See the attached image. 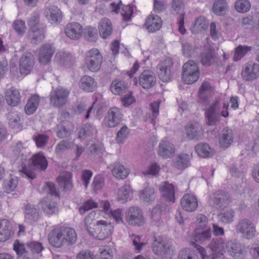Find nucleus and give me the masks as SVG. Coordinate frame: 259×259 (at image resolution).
I'll list each match as a JSON object with an SVG mask.
<instances>
[{
	"label": "nucleus",
	"mask_w": 259,
	"mask_h": 259,
	"mask_svg": "<svg viewBox=\"0 0 259 259\" xmlns=\"http://www.w3.org/2000/svg\"><path fill=\"white\" fill-rule=\"evenodd\" d=\"M49 243L55 247L71 245L77 240L75 231L69 227H62L52 230L49 234Z\"/></svg>",
	"instance_id": "f257e3e1"
},
{
	"label": "nucleus",
	"mask_w": 259,
	"mask_h": 259,
	"mask_svg": "<svg viewBox=\"0 0 259 259\" xmlns=\"http://www.w3.org/2000/svg\"><path fill=\"white\" fill-rule=\"evenodd\" d=\"M220 99L219 98L215 99L205 112L207 124L209 125L215 124L219 120L220 114L224 117H227L229 115L228 111V104L224 103L223 106V110L220 112Z\"/></svg>",
	"instance_id": "f03ea898"
},
{
	"label": "nucleus",
	"mask_w": 259,
	"mask_h": 259,
	"mask_svg": "<svg viewBox=\"0 0 259 259\" xmlns=\"http://www.w3.org/2000/svg\"><path fill=\"white\" fill-rule=\"evenodd\" d=\"M89 222V218L85 219V224L87 230L91 236H92L98 240H104L111 234L113 230V226L110 223L104 220L98 221L95 225L94 231H92L91 227L87 225Z\"/></svg>",
	"instance_id": "7ed1b4c3"
},
{
	"label": "nucleus",
	"mask_w": 259,
	"mask_h": 259,
	"mask_svg": "<svg viewBox=\"0 0 259 259\" xmlns=\"http://www.w3.org/2000/svg\"><path fill=\"white\" fill-rule=\"evenodd\" d=\"M199 76V69L194 61L190 60L183 65L182 79L185 83L192 84L198 80Z\"/></svg>",
	"instance_id": "20e7f679"
},
{
	"label": "nucleus",
	"mask_w": 259,
	"mask_h": 259,
	"mask_svg": "<svg viewBox=\"0 0 259 259\" xmlns=\"http://www.w3.org/2000/svg\"><path fill=\"white\" fill-rule=\"evenodd\" d=\"M235 229L243 238L248 240L252 239L256 233L255 225L251 220L247 219L240 220L235 226Z\"/></svg>",
	"instance_id": "39448f33"
},
{
	"label": "nucleus",
	"mask_w": 259,
	"mask_h": 259,
	"mask_svg": "<svg viewBox=\"0 0 259 259\" xmlns=\"http://www.w3.org/2000/svg\"><path fill=\"white\" fill-rule=\"evenodd\" d=\"M102 56L99 50L93 49L86 53L85 62L88 68L92 72H97L100 68Z\"/></svg>",
	"instance_id": "423d86ee"
},
{
	"label": "nucleus",
	"mask_w": 259,
	"mask_h": 259,
	"mask_svg": "<svg viewBox=\"0 0 259 259\" xmlns=\"http://www.w3.org/2000/svg\"><path fill=\"white\" fill-rule=\"evenodd\" d=\"M69 93V91L63 88L52 91L50 95L51 104L54 107H62L67 102Z\"/></svg>",
	"instance_id": "0eeeda50"
},
{
	"label": "nucleus",
	"mask_w": 259,
	"mask_h": 259,
	"mask_svg": "<svg viewBox=\"0 0 259 259\" xmlns=\"http://www.w3.org/2000/svg\"><path fill=\"white\" fill-rule=\"evenodd\" d=\"M152 244L153 252L158 255L170 254V242L161 236L154 237Z\"/></svg>",
	"instance_id": "6e6552de"
},
{
	"label": "nucleus",
	"mask_w": 259,
	"mask_h": 259,
	"mask_svg": "<svg viewBox=\"0 0 259 259\" xmlns=\"http://www.w3.org/2000/svg\"><path fill=\"white\" fill-rule=\"evenodd\" d=\"M125 220L128 224L134 226H141L144 220L141 210L138 207H130L125 213Z\"/></svg>",
	"instance_id": "1a4fd4ad"
},
{
	"label": "nucleus",
	"mask_w": 259,
	"mask_h": 259,
	"mask_svg": "<svg viewBox=\"0 0 259 259\" xmlns=\"http://www.w3.org/2000/svg\"><path fill=\"white\" fill-rule=\"evenodd\" d=\"M134 81L135 84L139 82L143 89H149L154 86L156 83V77L152 71L145 70L140 75L138 80L135 78Z\"/></svg>",
	"instance_id": "9d476101"
},
{
	"label": "nucleus",
	"mask_w": 259,
	"mask_h": 259,
	"mask_svg": "<svg viewBox=\"0 0 259 259\" xmlns=\"http://www.w3.org/2000/svg\"><path fill=\"white\" fill-rule=\"evenodd\" d=\"M241 76L246 81H252L259 76V65L249 62L243 66Z\"/></svg>",
	"instance_id": "9b49d317"
},
{
	"label": "nucleus",
	"mask_w": 259,
	"mask_h": 259,
	"mask_svg": "<svg viewBox=\"0 0 259 259\" xmlns=\"http://www.w3.org/2000/svg\"><path fill=\"white\" fill-rule=\"evenodd\" d=\"M122 118L121 110L117 107H112L108 110L105 118V124L109 127H115L121 122Z\"/></svg>",
	"instance_id": "f8f14e48"
},
{
	"label": "nucleus",
	"mask_w": 259,
	"mask_h": 259,
	"mask_svg": "<svg viewBox=\"0 0 259 259\" xmlns=\"http://www.w3.org/2000/svg\"><path fill=\"white\" fill-rule=\"evenodd\" d=\"M227 242L223 238L212 239L208 244V247L212 251L211 258L214 259L223 255L225 251V247L227 248Z\"/></svg>",
	"instance_id": "ddd939ff"
},
{
	"label": "nucleus",
	"mask_w": 259,
	"mask_h": 259,
	"mask_svg": "<svg viewBox=\"0 0 259 259\" xmlns=\"http://www.w3.org/2000/svg\"><path fill=\"white\" fill-rule=\"evenodd\" d=\"M228 202V195L222 191H219L211 194L208 201L209 205L217 209L224 207Z\"/></svg>",
	"instance_id": "4468645a"
},
{
	"label": "nucleus",
	"mask_w": 259,
	"mask_h": 259,
	"mask_svg": "<svg viewBox=\"0 0 259 259\" xmlns=\"http://www.w3.org/2000/svg\"><path fill=\"white\" fill-rule=\"evenodd\" d=\"M34 65L33 55L26 53L21 56L19 60V71L22 75H26L30 73Z\"/></svg>",
	"instance_id": "2eb2a0df"
},
{
	"label": "nucleus",
	"mask_w": 259,
	"mask_h": 259,
	"mask_svg": "<svg viewBox=\"0 0 259 259\" xmlns=\"http://www.w3.org/2000/svg\"><path fill=\"white\" fill-rule=\"evenodd\" d=\"M173 62L170 59H166L158 64V74L159 77L163 81H168L171 77V69Z\"/></svg>",
	"instance_id": "dca6fc26"
},
{
	"label": "nucleus",
	"mask_w": 259,
	"mask_h": 259,
	"mask_svg": "<svg viewBox=\"0 0 259 259\" xmlns=\"http://www.w3.org/2000/svg\"><path fill=\"white\" fill-rule=\"evenodd\" d=\"M55 52L54 48L49 44H45L40 48L38 53V61L43 65L49 64Z\"/></svg>",
	"instance_id": "f3484780"
},
{
	"label": "nucleus",
	"mask_w": 259,
	"mask_h": 259,
	"mask_svg": "<svg viewBox=\"0 0 259 259\" xmlns=\"http://www.w3.org/2000/svg\"><path fill=\"white\" fill-rule=\"evenodd\" d=\"M234 140V134L231 129L226 127L220 132L218 141L220 147L227 149L230 146Z\"/></svg>",
	"instance_id": "a211bd4d"
},
{
	"label": "nucleus",
	"mask_w": 259,
	"mask_h": 259,
	"mask_svg": "<svg viewBox=\"0 0 259 259\" xmlns=\"http://www.w3.org/2000/svg\"><path fill=\"white\" fill-rule=\"evenodd\" d=\"M45 16L51 23H60L62 19L61 11L57 6L54 5L46 6Z\"/></svg>",
	"instance_id": "6ab92c4d"
},
{
	"label": "nucleus",
	"mask_w": 259,
	"mask_h": 259,
	"mask_svg": "<svg viewBox=\"0 0 259 259\" xmlns=\"http://www.w3.org/2000/svg\"><path fill=\"white\" fill-rule=\"evenodd\" d=\"M181 205L185 210L193 211L198 207L197 199L195 195L187 193L181 198Z\"/></svg>",
	"instance_id": "aec40b11"
},
{
	"label": "nucleus",
	"mask_w": 259,
	"mask_h": 259,
	"mask_svg": "<svg viewBox=\"0 0 259 259\" xmlns=\"http://www.w3.org/2000/svg\"><path fill=\"white\" fill-rule=\"evenodd\" d=\"M64 32L69 38L76 40L81 36L82 32V26L78 23H70L66 26Z\"/></svg>",
	"instance_id": "412c9836"
},
{
	"label": "nucleus",
	"mask_w": 259,
	"mask_h": 259,
	"mask_svg": "<svg viewBox=\"0 0 259 259\" xmlns=\"http://www.w3.org/2000/svg\"><path fill=\"white\" fill-rule=\"evenodd\" d=\"M227 248L234 259H244L245 256L240 244L233 241H227Z\"/></svg>",
	"instance_id": "4be33fe9"
},
{
	"label": "nucleus",
	"mask_w": 259,
	"mask_h": 259,
	"mask_svg": "<svg viewBox=\"0 0 259 259\" xmlns=\"http://www.w3.org/2000/svg\"><path fill=\"white\" fill-rule=\"evenodd\" d=\"M185 131L187 137L190 140H198L203 134L202 127L198 123H189Z\"/></svg>",
	"instance_id": "5701e85b"
},
{
	"label": "nucleus",
	"mask_w": 259,
	"mask_h": 259,
	"mask_svg": "<svg viewBox=\"0 0 259 259\" xmlns=\"http://www.w3.org/2000/svg\"><path fill=\"white\" fill-rule=\"evenodd\" d=\"M213 92V89L210 83L207 81H204L199 89V97L200 102L204 105H207L209 102V97Z\"/></svg>",
	"instance_id": "b1692460"
},
{
	"label": "nucleus",
	"mask_w": 259,
	"mask_h": 259,
	"mask_svg": "<svg viewBox=\"0 0 259 259\" xmlns=\"http://www.w3.org/2000/svg\"><path fill=\"white\" fill-rule=\"evenodd\" d=\"M195 229L193 236V239L195 242L203 244L209 240L211 237V230L210 228L205 230Z\"/></svg>",
	"instance_id": "393cba45"
},
{
	"label": "nucleus",
	"mask_w": 259,
	"mask_h": 259,
	"mask_svg": "<svg viewBox=\"0 0 259 259\" xmlns=\"http://www.w3.org/2000/svg\"><path fill=\"white\" fill-rule=\"evenodd\" d=\"M175 152L173 144L168 141H162L158 146V153L159 156L167 158L170 157Z\"/></svg>",
	"instance_id": "a878e982"
},
{
	"label": "nucleus",
	"mask_w": 259,
	"mask_h": 259,
	"mask_svg": "<svg viewBox=\"0 0 259 259\" xmlns=\"http://www.w3.org/2000/svg\"><path fill=\"white\" fill-rule=\"evenodd\" d=\"M12 234L10 222L6 219L0 220V242L6 241L10 238Z\"/></svg>",
	"instance_id": "bb28decb"
},
{
	"label": "nucleus",
	"mask_w": 259,
	"mask_h": 259,
	"mask_svg": "<svg viewBox=\"0 0 259 259\" xmlns=\"http://www.w3.org/2000/svg\"><path fill=\"white\" fill-rule=\"evenodd\" d=\"M25 219L29 223L35 222L38 218L39 209L34 204H27L25 207Z\"/></svg>",
	"instance_id": "cd10ccee"
},
{
	"label": "nucleus",
	"mask_w": 259,
	"mask_h": 259,
	"mask_svg": "<svg viewBox=\"0 0 259 259\" xmlns=\"http://www.w3.org/2000/svg\"><path fill=\"white\" fill-rule=\"evenodd\" d=\"M5 97L8 104L12 106H16L20 100L19 91L14 88L8 89L5 92Z\"/></svg>",
	"instance_id": "c85d7f7f"
},
{
	"label": "nucleus",
	"mask_w": 259,
	"mask_h": 259,
	"mask_svg": "<svg viewBox=\"0 0 259 259\" xmlns=\"http://www.w3.org/2000/svg\"><path fill=\"white\" fill-rule=\"evenodd\" d=\"M216 57L214 51L211 49H208L201 53L200 60L203 65L209 66L215 62Z\"/></svg>",
	"instance_id": "c756f323"
},
{
	"label": "nucleus",
	"mask_w": 259,
	"mask_h": 259,
	"mask_svg": "<svg viewBox=\"0 0 259 259\" xmlns=\"http://www.w3.org/2000/svg\"><path fill=\"white\" fill-rule=\"evenodd\" d=\"M112 30V25L111 21L107 18L103 19L101 21L99 26L100 36L106 39L111 35Z\"/></svg>",
	"instance_id": "7c9ffc66"
},
{
	"label": "nucleus",
	"mask_w": 259,
	"mask_h": 259,
	"mask_svg": "<svg viewBox=\"0 0 259 259\" xmlns=\"http://www.w3.org/2000/svg\"><path fill=\"white\" fill-rule=\"evenodd\" d=\"M161 19L158 15H150L145 23L147 29L151 32L159 30L161 28Z\"/></svg>",
	"instance_id": "2f4dec72"
},
{
	"label": "nucleus",
	"mask_w": 259,
	"mask_h": 259,
	"mask_svg": "<svg viewBox=\"0 0 259 259\" xmlns=\"http://www.w3.org/2000/svg\"><path fill=\"white\" fill-rule=\"evenodd\" d=\"M29 36L33 43L40 42L45 37V27H39L30 29L29 30Z\"/></svg>",
	"instance_id": "473e14b6"
},
{
	"label": "nucleus",
	"mask_w": 259,
	"mask_h": 259,
	"mask_svg": "<svg viewBox=\"0 0 259 259\" xmlns=\"http://www.w3.org/2000/svg\"><path fill=\"white\" fill-rule=\"evenodd\" d=\"M159 190L163 197L170 201H174L175 190L174 187L171 184L166 182H163L159 187Z\"/></svg>",
	"instance_id": "72a5a7b5"
},
{
	"label": "nucleus",
	"mask_w": 259,
	"mask_h": 259,
	"mask_svg": "<svg viewBox=\"0 0 259 259\" xmlns=\"http://www.w3.org/2000/svg\"><path fill=\"white\" fill-rule=\"evenodd\" d=\"M33 166L37 169L45 170L48 166V161L42 152L34 154L31 158Z\"/></svg>",
	"instance_id": "f704fd0d"
},
{
	"label": "nucleus",
	"mask_w": 259,
	"mask_h": 259,
	"mask_svg": "<svg viewBox=\"0 0 259 259\" xmlns=\"http://www.w3.org/2000/svg\"><path fill=\"white\" fill-rule=\"evenodd\" d=\"M79 87L86 92H91L95 89L96 83L93 77L84 75L80 80Z\"/></svg>",
	"instance_id": "c9c22d12"
},
{
	"label": "nucleus",
	"mask_w": 259,
	"mask_h": 259,
	"mask_svg": "<svg viewBox=\"0 0 259 259\" xmlns=\"http://www.w3.org/2000/svg\"><path fill=\"white\" fill-rule=\"evenodd\" d=\"M195 150L200 157L203 158L210 157L213 154V150L209 144L205 143H200L196 145Z\"/></svg>",
	"instance_id": "e433bc0d"
},
{
	"label": "nucleus",
	"mask_w": 259,
	"mask_h": 259,
	"mask_svg": "<svg viewBox=\"0 0 259 259\" xmlns=\"http://www.w3.org/2000/svg\"><path fill=\"white\" fill-rule=\"evenodd\" d=\"M40 204L42 210L48 214H53L58 211L56 203L48 197L43 199Z\"/></svg>",
	"instance_id": "4c0bfd02"
},
{
	"label": "nucleus",
	"mask_w": 259,
	"mask_h": 259,
	"mask_svg": "<svg viewBox=\"0 0 259 259\" xmlns=\"http://www.w3.org/2000/svg\"><path fill=\"white\" fill-rule=\"evenodd\" d=\"M13 249L18 256H22L23 259H29L31 257V254L25 247V244L18 240H16L13 243Z\"/></svg>",
	"instance_id": "58836bf2"
},
{
	"label": "nucleus",
	"mask_w": 259,
	"mask_h": 259,
	"mask_svg": "<svg viewBox=\"0 0 259 259\" xmlns=\"http://www.w3.org/2000/svg\"><path fill=\"white\" fill-rule=\"evenodd\" d=\"M110 90L113 94L120 95L126 93L127 84L123 81L115 80L112 81Z\"/></svg>",
	"instance_id": "ea45409f"
},
{
	"label": "nucleus",
	"mask_w": 259,
	"mask_h": 259,
	"mask_svg": "<svg viewBox=\"0 0 259 259\" xmlns=\"http://www.w3.org/2000/svg\"><path fill=\"white\" fill-rule=\"evenodd\" d=\"M40 98L38 95H32L25 106L26 114L30 115L37 109L39 103Z\"/></svg>",
	"instance_id": "a19ab883"
},
{
	"label": "nucleus",
	"mask_w": 259,
	"mask_h": 259,
	"mask_svg": "<svg viewBox=\"0 0 259 259\" xmlns=\"http://www.w3.org/2000/svg\"><path fill=\"white\" fill-rule=\"evenodd\" d=\"M97 130L93 125L90 123H87L79 129L78 132V138L85 139L89 137L96 135Z\"/></svg>",
	"instance_id": "79ce46f5"
},
{
	"label": "nucleus",
	"mask_w": 259,
	"mask_h": 259,
	"mask_svg": "<svg viewBox=\"0 0 259 259\" xmlns=\"http://www.w3.org/2000/svg\"><path fill=\"white\" fill-rule=\"evenodd\" d=\"M9 125L11 128L20 131L21 129V116L14 112L8 114Z\"/></svg>",
	"instance_id": "37998d69"
},
{
	"label": "nucleus",
	"mask_w": 259,
	"mask_h": 259,
	"mask_svg": "<svg viewBox=\"0 0 259 259\" xmlns=\"http://www.w3.org/2000/svg\"><path fill=\"white\" fill-rule=\"evenodd\" d=\"M132 196V191L130 186L128 185H125L121 187L117 192V200L122 202H125L128 199H131Z\"/></svg>",
	"instance_id": "c03bdc74"
},
{
	"label": "nucleus",
	"mask_w": 259,
	"mask_h": 259,
	"mask_svg": "<svg viewBox=\"0 0 259 259\" xmlns=\"http://www.w3.org/2000/svg\"><path fill=\"white\" fill-rule=\"evenodd\" d=\"M190 156L187 154H180L175 158V165L179 169H184L190 165Z\"/></svg>",
	"instance_id": "a18cd8bd"
},
{
	"label": "nucleus",
	"mask_w": 259,
	"mask_h": 259,
	"mask_svg": "<svg viewBox=\"0 0 259 259\" xmlns=\"http://www.w3.org/2000/svg\"><path fill=\"white\" fill-rule=\"evenodd\" d=\"M208 21L203 16H200L196 19L191 30L193 33H198L208 27Z\"/></svg>",
	"instance_id": "49530a36"
},
{
	"label": "nucleus",
	"mask_w": 259,
	"mask_h": 259,
	"mask_svg": "<svg viewBox=\"0 0 259 259\" xmlns=\"http://www.w3.org/2000/svg\"><path fill=\"white\" fill-rule=\"evenodd\" d=\"M140 197L143 201L150 202L155 198V190L151 186H147L140 193Z\"/></svg>",
	"instance_id": "de8ad7c7"
},
{
	"label": "nucleus",
	"mask_w": 259,
	"mask_h": 259,
	"mask_svg": "<svg viewBox=\"0 0 259 259\" xmlns=\"http://www.w3.org/2000/svg\"><path fill=\"white\" fill-rule=\"evenodd\" d=\"M56 61L60 65L69 66L71 64L72 56L70 53L65 52H57L55 55Z\"/></svg>",
	"instance_id": "09e8293b"
},
{
	"label": "nucleus",
	"mask_w": 259,
	"mask_h": 259,
	"mask_svg": "<svg viewBox=\"0 0 259 259\" xmlns=\"http://www.w3.org/2000/svg\"><path fill=\"white\" fill-rule=\"evenodd\" d=\"M227 9L228 4L226 0H217L212 6V11L218 16L223 15Z\"/></svg>",
	"instance_id": "8fccbe9b"
},
{
	"label": "nucleus",
	"mask_w": 259,
	"mask_h": 259,
	"mask_svg": "<svg viewBox=\"0 0 259 259\" xmlns=\"http://www.w3.org/2000/svg\"><path fill=\"white\" fill-rule=\"evenodd\" d=\"M71 179V174L69 172H66L59 176L57 180L61 187H63L65 190H69L72 186Z\"/></svg>",
	"instance_id": "3c124183"
},
{
	"label": "nucleus",
	"mask_w": 259,
	"mask_h": 259,
	"mask_svg": "<svg viewBox=\"0 0 259 259\" xmlns=\"http://www.w3.org/2000/svg\"><path fill=\"white\" fill-rule=\"evenodd\" d=\"M112 175L116 178L123 179L128 174V170L119 163H115L112 170Z\"/></svg>",
	"instance_id": "603ef678"
},
{
	"label": "nucleus",
	"mask_w": 259,
	"mask_h": 259,
	"mask_svg": "<svg viewBox=\"0 0 259 259\" xmlns=\"http://www.w3.org/2000/svg\"><path fill=\"white\" fill-rule=\"evenodd\" d=\"M251 49V47L239 45L235 48L233 60L234 61L240 60L247 52L250 51Z\"/></svg>",
	"instance_id": "864d4df0"
},
{
	"label": "nucleus",
	"mask_w": 259,
	"mask_h": 259,
	"mask_svg": "<svg viewBox=\"0 0 259 259\" xmlns=\"http://www.w3.org/2000/svg\"><path fill=\"white\" fill-rule=\"evenodd\" d=\"M220 221L224 223L228 224L233 221L235 211L232 209H226L219 215Z\"/></svg>",
	"instance_id": "5fc2aeb1"
},
{
	"label": "nucleus",
	"mask_w": 259,
	"mask_h": 259,
	"mask_svg": "<svg viewBox=\"0 0 259 259\" xmlns=\"http://www.w3.org/2000/svg\"><path fill=\"white\" fill-rule=\"evenodd\" d=\"M18 181L16 178H10V179L5 180L3 184V188L5 192L10 193L16 188Z\"/></svg>",
	"instance_id": "6e6d98bb"
},
{
	"label": "nucleus",
	"mask_w": 259,
	"mask_h": 259,
	"mask_svg": "<svg viewBox=\"0 0 259 259\" xmlns=\"http://www.w3.org/2000/svg\"><path fill=\"white\" fill-rule=\"evenodd\" d=\"M74 143L73 141L69 140H62L59 142L56 146L55 152L60 153L66 150L72 148Z\"/></svg>",
	"instance_id": "4d7b16f0"
},
{
	"label": "nucleus",
	"mask_w": 259,
	"mask_h": 259,
	"mask_svg": "<svg viewBox=\"0 0 259 259\" xmlns=\"http://www.w3.org/2000/svg\"><path fill=\"white\" fill-rule=\"evenodd\" d=\"M235 8L240 13H245L250 8V2L247 0H238L235 3Z\"/></svg>",
	"instance_id": "13d9d810"
},
{
	"label": "nucleus",
	"mask_w": 259,
	"mask_h": 259,
	"mask_svg": "<svg viewBox=\"0 0 259 259\" xmlns=\"http://www.w3.org/2000/svg\"><path fill=\"white\" fill-rule=\"evenodd\" d=\"M26 245L29 251V253L31 254V256L34 253H39L44 249L42 244L37 241L28 242L26 243Z\"/></svg>",
	"instance_id": "bf43d9fd"
},
{
	"label": "nucleus",
	"mask_w": 259,
	"mask_h": 259,
	"mask_svg": "<svg viewBox=\"0 0 259 259\" xmlns=\"http://www.w3.org/2000/svg\"><path fill=\"white\" fill-rule=\"evenodd\" d=\"M84 34L86 38L90 41H96L98 37L97 30L95 27H86Z\"/></svg>",
	"instance_id": "052dcab7"
},
{
	"label": "nucleus",
	"mask_w": 259,
	"mask_h": 259,
	"mask_svg": "<svg viewBox=\"0 0 259 259\" xmlns=\"http://www.w3.org/2000/svg\"><path fill=\"white\" fill-rule=\"evenodd\" d=\"M130 130L126 125L123 126L117 132L116 140L118 143L122 144L128 138Z\"/></svg>",
	"instance_id": "680f3d73"
},
{
	"label": "nucleus",
	"mask_w": 259,
	"mask_h": 259,
	"mask_svg": "<svg viewBox=\"0 0 259 259\" xmlns=\"http://www.w3.org/2000/svg\"><path fill=\"white\" fill-rule=\"evenodd\" d=\"M13 27L17 33L20 36L23 35L26 30L25 22L21 20L14 21L13 23Z\"/></svg>",
	"instance_id": "e2e57ef3"
},
{
	"label": "nucleus",
	"mask_w": 259,
	"mask_h": 259,
	"mask_svg": "<svg viewBox=\"0 0 259 259\" xmlns=\"http://www.w3.org/2000/svg\"><path fill=\"white\" fill-rule=\"evenodd\" d=\"M178 259H198V256L193 250L185 248L180 252Z\"/></svg>",
	"instance_id": "0e129e2a"
},
{
	"label": "nucleus",
	"mask_w": 259,
	"mask_h": 259,
	"mask_svg": "<svg viewBox=\"0 0 259 259\" xmlns=\"http://www.w3.org/2000/svg\"><path fill=\"white\" fill-rule=\"evenodd\" d=\"M98 207L97 203L95 202L93 200H88L85 201L81 206L79 208V212L80 214H84L87 211Z\"/></svg>",
	"instance_id": "69168bd1"
},
{
	"label": "nucleus",
	"mask_w": 259,
	"mask_h": 259,
	"mask_svg": "<svg viewBox=\"0 0 259 259\" xmlns=\"http://www.w3.org/2000/svg\"><path fill=\"white\" fill-rule=\"evenodd\" d=\"M104 185V178L100 175L95 177L93 182L92 184V187L93 191L97 193L98 191L101 190Z\"/></svg>",
	"instance_id": "338daca9"
},
{
	"label": "nucleus",
	"mask_w": 259,
	"mask_h": 259,
	"mask_svg": "<svg viewBox=\"0 0 259 259\" xmlns=\"http://www.w3.org/2000/svg\"><path fill=\"white\" fill-rule=\"evenodd\" d=\"M73 131V128L66 127L63 125H59L57 127V136L60 139H64L69 136Z\"/></svg>",
	"instance_id": "774afa93"
}]
</instances>
